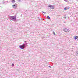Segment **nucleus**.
<instances>
[{
    "label": "nucleus",
    "instance_id": "nucleus-4",
    "mask_svg": "<svg viewBox=\"0 0 78 78\" xmlns=\"http://www.w3.org/2000/svg\"><path fill=\"white\" fill-rule=\"evenodd\" d=\"M17 5L15 4L13 5V8H17Z\"/></svg>",
    "mask_w": 78,
    "mask_h": 78
},
{
    "label": "nucleus",
    "instance_id": "nucleus-1",
    "mask_svg": "<svg viewBox=\"0 0 78 78\" xmlns=\"http://www.w3.org/2000/svg\"><path fill=\"white\" fill-rule=\"evenodd\" d=\"M11 20H16V16H11Z\"/></svg>",
    "mask_w": 78,
    "mask_h": 78
},
{
    "label": "nucleus",
    "instance_id": "nucleus-2",
    "mask_svg": "<svg viewBox=\"0 0 78 78\" xmlns=\"http://www.w3.org/2000/svg\"><path fill=\"white\" fill-rule=\"evenodd\" d=\"M25 44H24L23 45L20 46L19 47L21 49H23V48H25Z\"/></svg>",
    "mask_w": 78,
    "mask_h": 78
},
{
    "label": "nucleus",
    "instance_id": "nucleus-7",
    "mask_svg": "<svg viewBox=\"0 0 78 78\" xmlns=\"http://www.w3.org/2000/svg\"><path fill=\"white\" fill-rule=\"evenodd\" d=\"M68 9V8L65 7L64 8V10H67Z\"/></svg>",
    "mask_w": 78,
    "mask_h": 78
},
{
    "label": "nucleus",
    "instance_id": "nucleus-10",
    "mask_svg": "<svg viewBox=\"0 0 78 78\" xmlns=\"http://www.w3.org/2000/svg\"><path fill=\"white\" fill-rule=\"evenodd\" d=\"M43 12V13H44V14H45L46 12Z\"/></svg>",
    "mask_w": 78,
    "mask_h": 78
},
{
    "label": "nucleus",
    "instance_id": "nucleus-9",
    "mask_svg": "<svg viewBox=\"0 0 78 78\" xmlns=\"http://www.w3.org/2000/svg\"><path fill=\"white\" fill-rule=\"evenodd\" d=\"M47 18L48 19H50V17H49V16H47Z\"/></svg>",
    "mask_w": 78,
    "mask_h": 78
},
{
    "label": "nucleus",
    "instance_id": "nucleus-15",
    "mask_svg": "<svg viewBox=\"0 0 78 78\" xmlns=\"http://www.w3.org/2000/svg\"><path fill=\"white\" fill-rule=\"evenodd\" d=\"M77 40H78V39H77Z\"/></svg>",
    "mask_w": 78,
    "mask_h": 78
},
{
    "label": "nucleus",
    "instance_id": "nucleus-6",
    "mask_svg": "<svg viewBox=\"0 0 78 78\" xmlns=\"http://www.w3.org/2000/svg\"><path fill=\"white\" fill-rule=\"evenodd\" d=\"M68 30L67 29H66H66H65V32H68Z\"/></svg>",
    "mask_w": 78,
    "mask_h": 78
},
{
    "label": "nucleus",
    "instance_id": "nucleus-3",
    "mask_svg": "<svg viewBox=\"0 0 78 78\" xmlns=\"http://www.w3.org/2000/svg\"><path fill=\"white\" fill-rule=\"evenodd\" d=\"M48 7L51 8V9H54V7H53V5H49L48 6Z\"/></svg>",
    "mask_w": 78,
    "mask_h": 78
},
{
    "label": "nucleus",
    "instance_id": "nucleus-5",
    "mask_svg": "<svg viewBox=\"0 0 78 78\" xmlns=\"http://www.w3.org/2000/svg\"><path fill=\"white\" fill-rule=\"evenodd\" d=\"M78 36L74 37V39H75V40H76V39H78Z\"/></svg>",
    "mask_w": 78,
    "mask_h": 78
},
{
    "label": "nucleus",
    "instance_id": "nucleus-11",
    "mask_svg": "<svg viewBox=\"0 0 78 78\" xmlns=\"http://www.w3.org/2000/svg\"><path fill=\"white\" fill-rule=\"evenodd\" d=\"M14 64H12V66L13 67H14Z\"/></svg>",
    "mask_w": 78,
    "mask_h": 78
},
{
    "label": "nucleus",
    "instance_id": "nucleus-13",
    "mask_svg": "<svg viewBox=\"0 0 78 78\" xmlns=\"http://www.w3.org/2000/svg\"><path fill=\"white\" fill-rule=\"evenodd\" d=\"M77 54H78V51H77Z\"/></svg>",
    "mask_w": 78,
    "mask_h": 78
},
{
    "label": "nucleus",
    "instance_id": "nucleus-14",
    "mask_svg": "<svg viewBox=\"0 0 78 78\" xmlns=\"http://www.w3.org/2000/svg\"><path fill=\"white\" fill-rule=\"evenodd\" d=\"M64 0V1H66V0Z\"/></svg>",
    "mask_w": 78,
    "mask_h": 78
},
{
    "label": "nucleus",
    "instance_id": "nucleus-8",
    "mask_svg": "<svg viewBox=\"0 0 78 78\" xmlns=\"http://www.w3.org/2000/svg\"><path fill=\"white\" fill-rule=\"evenodd\" d=\"M15 1L14 0H12V3H14L15 2Z\"/></svg>",
    "mask_w": 78,
    "mask_h": 78
},
{
    "label": "nucleus",
    "instance_id": "nucleus-12",
    "mask_svg": "<svg viewBox=\"0 0 78 78\" xmlns=\"http://www.w3.org/2000/svg\"><path fill=\"white\" fill-rule=\"evenodd\" d=\"M53 34H54V35H55V32H53Z\"/></svg>",
    "mask_w": 78,
    "mask_h": 78
}]
</instances>
